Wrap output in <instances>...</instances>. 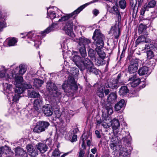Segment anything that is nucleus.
<instances>
[{"mask_svg":"<svg viewBox=\"0 0 157 157\" xmlns=\"http://www.w3.org/2000/svg\"><path fill=\"white\" fill-rule=\"evenodd\" d=\"M126 2L125 0H121L119 2V6L122 9H124L126 7Z\"/></svg>","mask_w":157,"mask_h":157,"instance_id":"obj_50","label":"nucleus"},{"mask_svg":"<svg viewBox=\"0 0 157 157\" xmlns=\"http://www.w3.org/2000/svg\"><path fill=\"white\" fill-rule=\"evenodd\" d=\"M73 135L72 132L68 133L66 135L65 138L67 140L71 141Z\"/></svg>","mask_w":157,"mask_h":157,"instance_id":"obj_55","label":"nucleus"},{"mask_svg":"<svg viewBox=\"0 0 157 157\" xmlns=\"http://www.w3.org/2000/svg\"><path fill=\"white\" fill-rule=\"evenodd\" d=\"M92 39L94 40L93 44L97 46L96 50L97 54L100 58H104L105 56V54L102 48L104 45L105 36L101 33L99 29H97L94 31Z\"/></svg>","mask_w":157,"mask_h":157,"instance_id":"obj_3","label":"nucleus"},{"mask_svg":"<svg viewBox=\"0 0 157 157\" xmlns=\"http://www.w3.org/2000/svg\"><path fill=\"white\" fill-rule=\"evenodd\" d=\"M106 121H105L104 123H103L101 124V125L103 126L105 128H108L111 126V124L110 123L106 122Z\"/></svg>","mask_w":157,"mask_h":157,"instance_id":"obj_56","label":"nucleus"},{"mask_svg":"<svg viewBox=\"0 0 157 157\" xmlns=\"http://www.w3.org/2000/svg\"><path fill=\"white\" fill-rule=\"evenodd\" d=\"M19 74L20 75H23L26 71V66L23 64L20 65L19 67Z\"/></svg>","mask_w":157,"mask_h":157,"instance_id":"obj_39","label":"nucleus"},{"mask_svg":"<svg viewBox=\"0 0 157 157\" xmlns=\"http://www.w3.org/2000/svg\"><path fill=\"white\" fill-rule=\"evenodd\" d=\"M125 106V102L124 99H121L115 105L114 108L116 111L123 110Z\"/></svg>","mask_w":157,"mask_h":157,"instance_id":"obj_21","label":"nucleus"},{"mask_svg":"<svg viewBox=\"0 0 157 157\" xmlns=\"http://www.w3.org/2000/svg\"><path fill=\"white\" fill-rule=\"evenodd\" d=\"M16 88L14 90L15 92V93H17V94H21L24 91V89H23L22 87H21V85H16Z\"/></svg>","mask_w":157,"mask_h":157,"instance_id":"obj_42","label":"nucleus"},{"mask_svg":"<svg viewBox=\"0 0 157 157\" xmlns=\"http://www.w3.org/2000/svg\"><path fill=\"white\" fill-rule=\"evenodd\" d=\"M110 123L113 130L117 129L120 126L118 120L115 118L110 121Z\"/></svg>","mask_w":157,"mask_h":157,"instance_id":"obj_24","label":"nucleus"},{"mask_svg":"<svg viewBox=\"0 0 157 157\" xmlns=\"http://www.w3.org/2000/svg\"><path fill=\"white\" fill-rule=\"evenodd\" d=\"M95 133L97 138H100L101 137V136L100 134V132L98 130L95 131Z\"/></svg>","mask_w":157,"mask_h":157,"instance_id":"obj_61","label":"nucleus"},{"mask_svg":"<svg viewBox=\"0 0 157 157\" xmlns=\"http://www.w3.org/2000/svg\"><path fill=\"white\" fill-rule=\"evenodd\" d=\"M148 10H149L148 8L147 7V6L144 5L143 7L140 10V15L144 16V15L145 12L146 11H148Z\"/></svg>","mask_w":157,"mask_h":157,"instance_id":"obj_52","label":"nucleus"},{"mask_svg":"<svg viewBox=\"0 0 157 157\" xmlns=\"http://www.w3.org/2000/svg\"><path fill=\"white\" fill-rule=\"evenodd\" d=\"M16 157H28V154L26 151L22 148H18L16 150Z\"/></svg>","mask_w":157,"mask_h":157,"instance_id":"obj_22","label":"nucleus"},{"mask_svg":"<svg viewBox=\"0 0 157 157\" xmlns=\"http://www.w3.org/2000/svg\"><path fill=\"white\" fill-rule=\"evenodd\" d=\"M156 2L154 0H152L145 3L144 5L147 6V7L149 9V8H153L156 5Z\"/></svg>","mask_w":157,"mask_h":157,"instance_id":"obj_41","label":"nucleus"},{"mask_svg":"<svg viewBox=\"0 0 157 157\" xmlns=\"http://www.w3.org/2000/svg\"><path fill=\"white\" fill-rule=\"evenodd\" d=\"M6 41L7 43V44L9 46H12L16 45L17 40L14 37L10 38L7 39Z\"/></svg>","mask_w":157,"mask_h":157,"instance_id":"obj_30","label":"nucleus"},{"mask_svg":"<svg viewBox=\"0 0 157 157\" xmlns=\"http://www.w3.org/2000/svg\"><path fill=\"white\" fill-rule=\"evenodd\" d=\"M150 22V21L149 20L147 19H145L143 20V23L144 25H145L146 26H147V25H148L149 24V23Z\"/></svg>","mask_w":157,"mask_h":157,"instance_id":"obj_64","label":"nucleus"},{"mask_svg":"<svg viewBox=\"0 0 157 157\" xmlns=\"http://www.w3.org/2000/svg\"><path fill=\"white\" fill-rule=\"evenodd\" d=\"M92 136H91V138L87 139L86 140V144L88 146H90L91 144V140Z\"/></svg>","mask_w":157,"mask_h":157,"instance_id":"obj_62","label":"nucleus"},{"mask_svg":"<svg viewBox=\"0 0 157 157\" xmlns=\"http://www.w3.org/2000/svg\"><path fill=\"white\" fill-rule=\"evenodd\" d=\"M77 140V135H73L72 138L71 140V141L72 142H75Z\"/></svg>","mask_w":157,"mask_h":157,"instance_id":"obj_60","label":"nucleus"},{"mask_svg":"<svg viewBox=\"0 0 157 157\" xmlns=\"http://www.w3.org/2000/svg\"><path fill=\"white\" fill-rule=\"evenodd\" d=\"M66 14L65 15L61 17L58 20V21L55 23H53L52 24L46 29L44 30L41 32V34L43 36H44L45 34H48L51 32L55 31L57 30L60 27V25L59 24V21H64L65 22L63 29L65 33L67 35L71 37L74 38L75 37V35L73 31V20L75 21V17L76 16L75 14H73L71 17L73 19H67L61 20L63 17L67 16L68 14Z\"/></svg>","mask_w":157,"mask_h":157,"instance_id":"obj_1","label":"nucleus"},{"mask_svg":"<svg viewBox=\"0 0 157 157\" xmlns=\"http://www.w3.org/2000/svg\"><path fill=\"white\" fill-rule=\"evenodd\" d=\"M21 87L24 89V90L26 89H30L32 87L31 84L29 83L23 82L21 84Z\"/></svg>","mask_w":157,"mask_h":157,"instance_id":"obj_46","label":"nucleus"},{"mask_svg":"<svg viewBox=\"0 0 157 157\" xmlns=\"http://www.w3.org/2000/svg\"><path fill=\"white\" fill-rule=\"evenodd\" d=\"M147 28V26L144 25L143 23H141L139 27L138 32L140 33H142L144 31H145Z\"/></svg>","mask_w":157,"mask_h":157,"instance_id":"obj_48","label":"nucleus"},{"mask_svg":"<svg viewBox=\"0 0 157 157\" xmlns=\"http://www.w3.org/2000/svg\"><path fill=\"white\" fill-rule=\"evenodd\" d=\"M112 3L114 5L112 7L107 4L106 8L110 13L116 15L118 19L117 22L118 23H120L121 21V16L118 8L117 1L114 0Z\"/></svg>","mask_w":157,"mask_h":157,"instance_id":"obj_7","label":"nucleus"},{"mask_svg":"<svg viewBox=\"0 0 157 157\" xmlns=\"http://www.w3.org/2000/svg\"><path fill=\"white\" fill-rule=\"evenodd\" d=\"M91 66L87 69V71L91 74H94L96 75H98L99 70L95 67L93 63Z\"/></svg>","mask_w":157,"mask_h":157,"instance_id":"obj_33","label":"nucleus"},{"mask_svg":"<svg viewBox=\"0 0 157 157\" xmlns=\"http://www.w3.org/2000/svg\"><path fill=\"white\" fill-rule=\"evenodd\" d=\"M137 4V1L135 2V3H134L133 0H132L130 2V6L133 9H135V6H136Z\"/></svg>","mask_w":157,"mask_h":157,"instance_id":"obj_59","label":"nucleus"},{"mask_svg":"<svg viewBox=\"0 0 157 157\" xmlns=\"http://www.w3.org/2000/svg\"><path fill=\"white\" fill-rule=\"evenodd\" d=\"M147 58L150 59L154 56L153 52L151 51H148L147 52Z\"/></svg>","mask_w":157,"mask_h":157,"instance_id":"obj_54","label":"nucleus"},{"mask_svg":"<svg viewBox=\"0 0 157 157\" xmlns=\"http://www.w3.org/2000/svg\"><path fill=\"white\" fill-rule=\"evenodd\" d=\"M148 71V68L146 66H144L139 69L138 73L140 76H142L147 74Z\"/></svg>","mask_w":157,"mask_h":157,"instance_id":"obj_27","label":"nucleus"},{"mask_svg":"<svg viewBox=\"0 0 157 157\" xmlns=\"http://www.w3.org/2000/svg\"><path fill=\"white\" fill-rule=\"evenodd\" d=\"M91 42L90 40L87 38H80L78 41V44L80 46L88 44Z\"/></svg>","mask_w":157,"mask_h":157,"instance_id":"obj_28","label":"nucleus"},{"mask_svg":"<svg viewBox=\"0 0 157 157\" xmlns=\"http://www.w3.org/2000/svg\"><path fill=\"white\" fill-rule=\"evenodd\" d=\"M121 85L115 80H110L105 83V86L107 88H109L112 89H116Z\"/></svg>","mask_w":157,"mask_h":157,"instance_id":"obj_17","label":"nucleus"},{"mask_svg":"<svg viewBox=\"0 0 157 157\" xmlns=\"http://www.w3.org/2000/svg\"><path fill=\"white\" fill-rule=\"evenodd\" d=\"M60 155V153L58 149H55L52 153V157H59Z\"/></svg>","mask_w":157,"mask_h":157,"instance_id":"obj_53","label":"nucleus"},{"mask_svg":"<svg viewBox=\"0 0 157 157\" xmlns=\"http://www.w3.org/2000/svg\"><path fill=\"white\" fill-rule=\"evenodd\" d=\"M129 77L128 81H132L134 80H136L139 78L137 76V75L136 73L132 74Z\"/></svg>","mask_w":157,"mask_h":157,"instance_id":"obj_51","label":"nucleus"},{"mask_svg":"<svg viewBox=\"0 0 157 157\" xmlns=\"http://www.w3.org/2000/svg\"><path fill=\"white\" fill-rule=\"evenodd\" d=\"M50 8V7H49L47 8V17H49L51 19H53L56 18H59V15L58 14L57 15L54 11H50L48 12V10Z\"/></svg>","mask_w":157,"mask_h":157,"instance_id":"obj_29","label":"nucleus"},{"mask_svg":"<svg viewBox=\"0 0 157 157\" xmlns=\"http://www.w3.org/2000/svg\"><path fill=\"white\" fill-rule=\"evenodd\" d=\"M72 59L75 64L78 68L82 59V57L81 58L79 56L75 55L72 57Z\"/></svg>","mask_w":157,"mask_h":157,"instance_id":"obj_25","label":"nucleus"},{"mask_svg":"<svg viewBox=\"0 0 157 157\" xmlns=\"http://www.w3.org/2000/svg\"><path fill=\"white\" fill-rule=\"evenodd\" d=\"M100 0H93L91 2L87 3L85 4L82 5L78 8L76 10H75L74 11L71 13H69V14L67 15V16H66V17H64L62 18L61 19V20H64L65 19H73L72 18V16L73 14H75L76 16H77V15L82 10L85 8L88 5L95 2H97L99 1Z\"/></svg>","mask_w":157,"mask_h":157,"instance_id":"obj_10","label":"nucleus"},{"mask_svg":"<svg viewBox=\"0 0 157 157\" xmlns=\"http://www.w3.org/2000/svg\"><path fill=\"white\" fill-rule=\"evenodd\" d=\"M93 63L88 58L82 57V59L78 68L81 71L87 69L92 65Z\"/></svg>","mask_w":157,"mask_h":157,"instance_id":"obj_13","label":"nucleus"},{"mask_svg":"<svg viewBox=\"0 0 157 157\" xmlns=\"http://www.w3.org/2000/svg\"><path fill=\"white\" fill-rule=\"evenodd\" d=\"M120 23H116L115 25L112 27L110 31V33L113 36V38L118 40V38L121 34L120 27H119Z\"/></svg>","mask_w":157,"mask_h":157,"instance_id":"obj_12","label":"nucleus"},{"mask_svg":"<svg viewBox=\"0 0 157 157\" xmlns=\"http://www.w3.org/2000/svg\"><path fill=\"white\" fill-rule=\"evenodd\" d=\"M49 123L46 121H39L33 128V131L36 133H40L45 131L49 126Z\"/></svg>","mask_w":157,"mask_h":157,"instance_id":"obj_9","label":"nucleus"},{"mask_svg":"<svg viewBox=\"0 0 157 157\" xmlns=\"http://www.w3.org/2000/svg\"><path fill=\"white\" fill-rule=\"evenodd\" d=\"M39 37L36 35V32L35 31L30 32L28 33L26 36H23L22 38L25 39H29L31 40L34 42V46L36 48L39 47V46L41 44L40 41L37 40L39 38Z\"/></svg>","mask_w":157,"mask_h":157,"instance_id":"obj_8","label":"nucleus"},{"mask_svg":"<svg viewBox=\"0 0 157 157\" xmlns=\"http://www.w3.org/2000/svg\"><path fill=\"white\" fill-rule=\"evenodd\" d=\"M36 146L37 150H39L42 153H44L47 149V147L46 145L42 143L38 144Z\"/></svg>","mask_w":157,"mask_h":157,"instance_id":"obj_26","label":"nucleus"},{"mask_svg":"<svg viewBox=\"0 0 157 157\" xmlns=\"http://www.w3.org/2000/svg\"><path fill=\"white\" fill-rule=\"evenodd\" d=\"M129 90L126 86H122L121 87L119 91L121 95L124 96L129 92Z\"/></svg>","mask_w":157,"mask_h":157,"instance_id":"obj_31","label":"nucleus"},{"mask_svg":"<svg viewBox=\"0 0 157 157\" xmlns=\"http://www.w3.org/2000/svg\"><path fill=\"white\" fill-rule=\"evenodd\" d=\"M3 154H10L11 155L13 154V152L11 151L10 147L5 145L4 146L0 148V155Z\"/></svg>","mask_w":157,"mask_h":157,"instance_id":"obj_20","label":"nucleus"},{"mask_svg":"<svg viewBox=\"0 0 157 157\" xmlns=\"http://www.w3.org/2000/svg\"><path fill=\"white\" fill-rule=\"evenodd\" d=\"M147 35V34H144V35L139 36L135 42L136 44L138 45L141 43H151V40L149 39Z\"/></svg>","mask_w":157,"mask_h":157,"instance_id":"obj_15","label":"nucleus"},{"mask_svg":"<svg viewBox=\"0 0 157 157\" xmlns=\"http://www.w3.org/2000/svg\"><path fill=\"white\" fill-rule=\"evenodd\" d=\"M46 87L50 94H53L54 98L56 102H60V99L62 97V93L57 88L56 85L54 83L49 82L48 81Z\"/></svg>","mask_w":157,"mask_h":157,"instance_id":"obj_5","label":"nucleus"},{"mask_svg":"<svg viewBox=\"0 0 157 157\" xmlns=\"http://www.w3.org/2000/svg\"><path fill=\"white\" fill-rule=\"evenodd\" d=\"M44 83V81L39 79L36 78L34 80L33 86L36 88H38L41 85Z\"/></svg>","mask_w":157,"mask_h":157,"instance_id":"obj_37","label":"nucleus"},{"mask_svg":"<svg viewBox=\"0 0 157 157\" xmlns=\"http://www.w3.org/2000/svg\"><path fill=\"white\" fill-rule=\"evenodd\" d=\"M29 96L32 98H39L40 97V95L38 93L36 92L33 90L31 91L28 90Z\"/></svg>","mask_w":157,"mask_h":157,"instance_id":"obj_40","label":"nucleus"},{"mask_svg":"<svg viewBox=\"0 0 157 157\" xmlns=\"http://www.w3.org/2000/svg\"><path fill=\"white\" fill-rule=\"evenodd\" d=\"M95 52L92 49H90L88 51V54L91 57L94 56L95 55Z\"/></svg>","mask_w":157,"mask_h":157,"instance_id":"obj_58","label":"nucleus"},{"mask_svg":"<svg viewBox=\"0 0 157 157\" xmlns=\"http://www.w3.org/2000/svg\"><path fill=\"white\" fill-rule=\"evenodd\" d=\"M79 71L78 68L75 67H72L70 70V73L72 76H75L78 73Z\"/></svg>","mask_w":157,"mask_h":157,"instance_id":"obj_49","label":"nucleus"},{"mask_svg":"<svg viewBox=\"0 0 157 157\" xmlns=\"http://www.w3.org/2000/svg\"><path fill=\"white\" fill-rule=\"evenodd\" d=\"M6 18L5 16H4L2 19L0 20V31H2L3 29L6 27V23L5 21Z\"/></svg>","mask_w":157,"mask_h":157,"instance_id":"obj_43","label":"nucleus"},{"mask_svg":"<svg viewBox=\"0 0 157 157\" xmlns=\"http://www.w3.org/2000/svg\"><path fill=\"white\" fill-rule=\"evenodd\" d=\"M78 47L79 48V52L82 57L83 58L86 56L87 54L85 46L83 45L80 46L78 45Z\"/></svg>","mask_w":157,"mask_h":157,"instance_id":"obj_34","label":"nucleus"},{"mask_svg":"<svg viewBox=\"0 0 157 157\" xmlns=\"http://www.w3.org/2000/svg\"><path fill=\"white\" fill-rule=\"evenodd\" d=\"M138 67L136 66H134L131 65H129L128 68L127 73L130 75L132 74L135 73L136 72Z\"/></svg>","mask_w":157,"mask_h":157,"instance_id":"obj_32","label":"nucleus"},{"mask_svg":"<svg viewBox=\"0 0 157 157\" xmlns=\"http://www.w3.org/2000/svg\"><path fill=\"white\" fill-rule=\"evenodd\" d=\"M7 69L5 68V67L2 66L0 69V78H2L5 77L6 79L7 76L8 74H6V71Z\"/></svg>","mask_w":157,"mask_h":157,"instance_id":"obj_36","label":"nucleus"},{"mask_svg":"<svg viewBox=\"0 0 157 157\" xmlns=\"http://www.w3.org/2000/svg\"><path fill=\"white\" fill-rule=\"evenodd\" d=\"M3 90L4 93L6 95L7 98L10 102L12 101V103L17 102L20 97L19 94L14 93L11 92L13 89L12 86L6 82L3 83Z\"/></svg>","mask_w":157,"mask_h":157,"instance_id":"obj_4","label":"nucleus"},{"mask_svg":"<svg viewBox=\"0 0 157 157\" xmlns=\"http://www.w3.org/2000/svg\"><path fill=\"white\" fill-rule=\"evenodd\" d=\"M104 59L100 58L98 59L96 61V64L98 66L103 65L105 63V61Z\"/></svg>","mask_w":157,"mask_h":157,"instance_id":"obj_45","label":"nucleus"},{"mask_svg":"<svg viewBox=\"0 0 157 157\" xmlns=\"http://www.w3.org/2000/svg\"><path fill=\"white\" fill-rule=\"evenodd\" d=\"M42 100V97H39L34 100L33 107L36 111H38L43 105V101Z\"/></svg>","mask_w":157,"mask_h":157,"instance_id":"obj_18","label":"nucleus"},{"mask_svg":"<svg viewBox=\"0 0 157 157\" xmlns=\"http://www.w3.org/2000/svg\"><path fill=\"white\" fill-rule=\"evenodd\" d=\"M92 12L93 14L95 16H97L99 13V10L96 9L93 10Z\"/></svg>","mask_w":157,"mask_h":157,"instance_id":"obj_63","label":"nucleus"},{"mask_svg":"<svg viewBox=\"0 0 157 157\" xmlns=\"http://www.w3.org/2000/svg\"><path fill=\"white\" fill-rule=\"evenodd\" d=\"M140 82V78L133 81L130 82L128 84V86L135 87L138 85Z\"/></svg>","mask_w":157,"mask_h":157,"instance_id":"obj_35","label":"nucleus"},{"mask_svg":"<svg viewBox=\"0 0 157 157\" xmlns=\"http://www.w3.org/2000/svg\"><path fill=\"white\" fill-rule=\"evenodd\" d=\"M91 135L89 133H83L81 136V139L82 140V147L83 148L85 149L86 147L85 141L87 139L91 138Z\"/></svg>","mask_w":157,"mask_h":157,"instance_id":"obj_23","label":"nucleus"},{"mask_svg":"<svg viewBox=\"0 0 157 157\" xmlns=\"http://www.w3.org/2000/svg\"><path fill=\"white\" fill-rule=\"evenodd\" d=\"M117 98V96L116 91L111 92L107 98V100L108 102L110 103V104H109V106L106 108L108 112L109 111H112V106L111 104H113L114 102L116 101Z\"/></svg>","mask_w":157,"mask_h":157,"instance_id":"obj_14","label":"nucleus"},{"mask_svg":"<svg viewBox=\"0 0 157 157\" xmlns=\"http://www.w3.org/2000/svg\"><path fill=\"white\" fill-rule=\"evenodd\" d=\"M105 121H107V120H105L103 121H102L101 119H100L98 120L97 119V123L96 125L97 126H100L101 124L102 123H103L105 122Z\"/></svg>","mask_w":157,"mask_h":157,"instance_id":"obj_57","label":"nucleus"},{"mask_svg":"<svg viewBox=\"0 0 157 157\" xmlns=\"http://www.w3.org/2000/svg\"><path fill=\"white\" fill-rule=\"evenodd\" d=\"M128 135L123 137L122 140L121 141L124 142L123 144L128 148V149L122 146H119L120 148L119 150V156L120 157H129L131 152L132 149V147L131 146L130 140L131 139V136L128 132H127ZM118 138L117 137H112L111 139V141L109 146L110 148L113 150H118L119 149L117 148V144Z\"/></svg>","mask_w":157,"mask_h":157,"instance_id":"obj_2","label":"nucleus"},{"mask_svg":"<svg viewBox=\"0 0 157 157\" xmlns=\"http://www.w3.org/2000/svg\"><path fill=\"white\" fill-rule=\"evenodd\" d=\"M139 63V59L136 58H132L130 61L129 65L138 67Z\"/></svg>","mask_w":157,"mask_h":157,"instance_id":"obj_38","label":"nucleus"},{"mask_svg":"<svg viewBox=\"0 0 157 157\" xmlns=\"http://www.w3.org/2000/svg\"><path fill=\"white\" fill-rule=\"evenodd\" d=\"M62 88L65 92H69L72 90L74 92L76 91L78 87L74 78H69L67 82H65L62 86Z\"/></svg>","mask_w":157,"mask_h":157,"instance_id":"obj_6","label":"nucleus"},{"mask_svg":"<svg viewBox=\"0 0 157 157\" xmlns=\"http://www.w3.org/2000/svg\"><path fill=\"white\" fill-rule=\"evenodd\" d=\"M15 70H13L12 73L11 75H7V76L6 79L8 80L9 79H11L13 78H14V79L16 83V85H21L22 83H21L23 80V77L21 75H18V73H16V72L18 70L17 67H16Z\"/></svg>","mask_w":157,"mask_h":157,"instance_id":"obj_11","label":"nucleus"},{"mask_svg":"<svg viewBox=\"0 0 157 157\" xmlns=\"http://www.w3.org/2000/svg\"><path fill=\"white\" fill-rule=\"evenodd\" d=\"M97 95L100 98H102L104 96V90L102 87H99L97 90Z\"/></svg>","mask_w":157,"mask_h":157,"instance_id":"obj_44","label":"nucleus"},{"mask_svg":"<svg viewBox=\"0 0 157 157\" xmlns=\"http://www.w3.org/2000/svg\"><path fill=\"white\" fill-rule=\"evenodd\" d=\"M121 73H119L117 75L116 78L115 79H114L115 81H117V82L118 83H119V84H120L121 85H122L124 83V81H122L121 80Z\"/></svg>","mask_w":157,"mask_h":157,"instance_id":"obj_47","label":"nucleus"},{"mask_svg":"<svg viewBox=\"0 0 157 157\" xmlns=\"http://www.w3.org/2000/svg\"><path fill=\"white\" fill-rule=\"evenodd\" d=\"M29 155L32 157H35L38 155V151L35 147L31 144H28L26 147Z\"/></svg>","mask_w":157,"mask_h":157,"instance_id":"obj_16","label":"nucleus"},{"mask_svg":"<svg viewBox=\"0 0 157 157\" xmlns=\"http://www.w3.org/2000/svg\"><path fill=\"white\" fill-rule=\"evenodd\" d=\"M43 111L45 115L47 116L52 115L53 113V110L52 106L48 104L44 105L43 107Z\"/></svg>","mask_w":157,"mask_h":157,"instance_id":"obj_19","label":"nucleus"}]
</instances>
